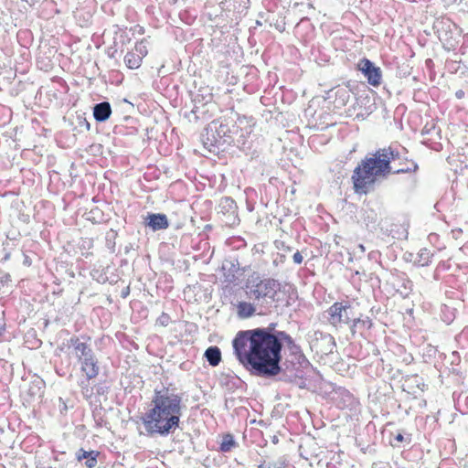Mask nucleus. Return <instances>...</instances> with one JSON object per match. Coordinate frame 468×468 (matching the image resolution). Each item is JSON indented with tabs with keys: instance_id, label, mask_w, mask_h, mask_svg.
<instances>
[{
	"instance_id": "f257e3e1",
	"label": "nucleus",
	"mask_w": 468,
	"mask_h": 468,
	"mask_svg": "<svg viewBox=\"0 0 468 468\" xmlns=\"http://www.w3.org/2000/svg\"><path fill=\"white\" fill-rule=\"evenodd\" d=\"M282 339L292 341L284 332L271 333L266 328L239 331L232 341L237 359L260 376H276L281 372Z\"/></svg>"
},
{
	"instance_id": "f03ea898",
	"label": "nucleus",
	"mask_w": 468,
	"mask_h": 468,
	"mask_svg": "<svg viewBox=\"0 0 468 468\" xmlns=\"http://www.w3.org/2000/svg\"><path fill=\"white\" fill-rule=\"evenodd\" d=\"M182 408V396L176 389L155 388L142 423L150 433L168 435L179 427Z\"/></svg>"
},
{
	"instance_id": "7ed1b4c3",
	"label": "nucleus",
	"mask_w": 468,
	"mask_h": 468,
	"mask_svg": "<svg viewBox=\"0 0 468 468\" xmlns=\"http://www.w3.org/2000/svg\"><path fill=\"white\" fill-rule=\"evenodd\" d=\"M394 159V152L388 147L378 149L371 156L361 160L351 176L354 192L357 195H367L379 178L386 177L390 173L400 174L410 171L409 168L392 171L390 163Z\"/></svg>"
},
{
	"instance_id": "20e7f679",
	"label": "nucleus",
	"mask_w": 468,
	"mask_h": 468,
	"mask_svg": "<svg viewBox=\"0 0 468 468\" xmlns=\"http://www.w3.org/2000/svg\"><path fill=\"white\" fill-rule=\"evenodd\" d=\"M245 289L259 307H267L277 300L281 284L273 278L263 277L254 271L246 279Z\"/></svg>"
},
{
	"instance_id": "39448f33",
	"label": "nucleus",
	"mask_w": 468,
	"mask_h": 468,
	"mask_svg": "<svg viewBox=\"0 0 468 468\" xmlns=\"http://www.w3.org/2000/svg\"><path fill=\"white\" fill-rule=\"evenodd\" d=\"M351 309L349 303L335 302L327 310L328 321L334 326L341 325L342 324H348L350 318L348 317L347 311Z\"/></svg>"
},
{
	"instance_id": "423d86ee",
	"label": "nucleus",
	"mask_w": 468,
	"mask_h": 468,
	"mask_svg": "<svg viewBox=\"0 0 468 468\" xmlns=\"http://www.w3.org/2000/svg\"><path fill=\"white\" fill-rule=\"evenodd\" d=\"M356 69L367 78V82L378 87L381 83L382 73L379 67H376L368 58H363L356 65Z\"/></svg>"
},
{
	"instance_id": "0eeeda50",
	"label": "nucleus",
	"mask_w": 468,
	"mask_h": 468,
	"mask_svg": "<svg viewBox=\"0 0 468 468\" xmlns=\"http://www.w3.org/2000/svg\"><path fill=\"white\" fill-rule=\"evenodd\" d=\"M147 53V47L144 40H141L124 56V63L131 69H138Z\"/></svg>"
},
{
	"instance_id": "6e6552de",
	"label": "nucleus",
	"mask_w": 468,
	"mask_h": 468,
	"mask_svg": "<svg viewBox=\"0 0 468 468\" xmlns=\"http://www.w3.org/2000/svg\"><path fill=\"white\" fill-rule=\"evenodd\" d=\"M90 340V337H87L86 342H82L79 336H72L69 340V346L73 348V354L78 361L82 360L83 358L90 357L95 355L88 343Z\"/></svg>"
},
{
	"instance_id": "1a4fd4ad",
	"label": "nucleus",
	"mask_w": 468,
	"mask_h": 468,
	"mask_svg": "<svg viewBox=\"0 0 468 468\" xmlns=\"http://www.w3.org/2000/svg\"><path fill=\"white\" fill-rule=\"evenodd\" d=\"M79 363L80 365V372L85 377L87 382L98 377L100 367L95 355L83 358Z\"/></svg>"
},
{
	"instance_id": "9d476101",
	"label": "nucleus",
	"mask_w": 468,
	"mask_h": 468,
	"mask_svg": "<svg viewBox=\"0 0 468 468\" xmlns=\"http://www.w3.org/2000/svg\"><path fill=\"white\" fill-rule=\"evenodd\" d=\"M258 306L255 302L239 301L235 304L236 314L240 319H248L256 314Z\"/></svg>"
},
{
	"instance_id": "9b49d317",
	"label": "nucleus",
	"mask_w": 468,
	"mask_h": 468,
	"mask_svg": "<svg viewBox=\"0 0 468 468\" xmlns=\"http://www.w3.org/2000/svg\"><path fill=\"white\" fill-rule=\"evenodd\" d=\"M148 219V226L153 230L165 229L169 227L167 217L165 214H149Z\"/></svg>"
},
{
	"instance_id": "f8f14e48",
	"label": "nucleus",
	"mask_w": 468,
	"mask_h": 468,
	"mask_svg": "<svg viewBox=\"0 0 468 468\" xmlns=\"http://www.w3.org/2000/svg\"><path fill=\"white\" fill-rule=\"evenodd\" d=\"M112 108L109 102H101L94 106L93 116L97 122H104L110 118Z\"/></svg>"
},
{
	"instance_id": "ddd939ff",
	"label": "nucleus",
	"mask_w": 468,
	"mask_h": 468,
	"mask_svg": "<svg viewBox=\"0 0 468 468\" xmlns=\"http://www.w3.org/2000/svg\"><path fill=\"white\" fill-rule=\"evenodd\" d=\"M350 90L346 87H336L335 89V106L336 108H341L346 106L350 100Z\"/></svg>"
},
{
	"instance_id": "4468645a",
	"label": "nucleus",
	"mask_w": 468,
	"mask_h": 468,
	"mask_svg": "<svg viewBox=\"0 0 468 468\" xmlns=\"http://www.w3.org/2000/svg\"><path fill=\"white\" fill-rule=\"evenodd\" d=\"M210 366L217 367L221 362V351L218 346H209L204 354Z\"/></svg>"
},
{
	"instance_id": "2eb2a0df",
	"label": "nucleus",
	"mask_w": 468,
	"mask_h": 468,
	"mask_svg": "<svg viewBox=\"0 0 468 468\" xmlns=\"http://www.w3.org/2000/svg\"><path fill=\"white\" fill-rule=\"evenodd\" d=\"M236 442L231 434H226L223 437L222 442L220 443V451L223 452H230L233 447H235Z\"/></svg>"
},
{
	"instance_id": "dca6fc26",
	"label": "nucleus",
	"mask_w": 468,
	"mask_h": 468,
	"mask_svg": "<svg viewBox=\"0 0 468 468\" xmlns=\"http://www.w3.org/2000/svg\"><path fill=\"white\" fill-rule=\"evenodd\" d=\"M432 254L431 250L424 248L420 251V262L422 266L428 265L431 261Z\"/></svg>"
},
{
	"instance_id": "f3484780",
	"label": "nucleus",
	"mask_w": 468,
	"mask_h": 468,
	"mask_svg": "<svg viewBox=\"0 0 468 468\" xmlns=\"http://www.w3.org/2000/svg\"><path fill=\"white\" fill-rule=\"evenodd\" d=\"M171 323V317L168 314L163 312L156 319L155 324L165 327Z\"/></svg>"
},
{
	"instance_id": "a211bd4d",
	"label": "nucleus",
	"mask_w": 468,
	"mask_h": 468,
	"mask_svg": "<svg viewBox=\"0 0 468 468\" xmlns=\"http://www.w3.org/2000/svg\"><path fill=\"white\" fill-rule=\"evenodd\" d=\"M359 325H361L363 327L370 328L372 325V323L368 318L365 319V320L359 319V318L354 319L353 325H352L353 334L356 332V328Z\"/></svg>"
},
{
	"instance_id": "6ab92c4d",
	"label": "nucleus",
	"mask_w": 468,
	"mask_h": 468,
	"mask_svg": "<svg viewBox=\"0 0 468 468\" xmlns=\"http://www.w3.org/2000/svg\"><path fill=\"white\" fill-rule=\"evenodd\" d=\"M101 452L99 451H90V452H87V451H84L83 449H80L77 453H76V459L78 462H81L82 460L84 459H87L90 454H93V455H96V454H100Z\"/></svg>"
},
{
	"instance_id": "aec40b11",
	"label": "nucleus",
	"mask_w": 468,
	"mask_h": 468,
	"mask_svg": "<svg viewBox=\"0 0 468 468\" xmlns=\"http://www.w3.org/2000/svg\"><path fill=\"white\" fill-rule=\"evenodd\" d=\"M99 455H100V454H96V455L90 454V455L86 459L85 466H86L87 468H94V467L97 465V459H98Z\"/></svg>"
},
{
	"instance_id": "412c9836",
	"label": "nucleus",
	"mask_w": 468,
	"mask_h": 468,
	"mask_svg": "<svg viewBox=\"0 0 468 468\" xmlns=\"http://www.w3.org/2000/svg\"><path fill=\"white\" fill-rule=\"evenodd\" d=\"M80 386L81 388L82 394L86 398H90L91 396V389H90L88 383H85L84 381H81L80 383Z\"/></svg>"
},
{
	"instance_id": "4be33fe9",
	"label": "nucleus",
	"mask_w": 468,
	"mask_h": 468,
	"mask_svg": "<svg viewBox=\"0 0 468 468\" xmlns=\"http://www.w3.org/2000/svg\"><path fill=\"white\" fill-rule=\"evenodd\" d=\"M293 261L297 264H301L303 261V257L301 252L296 251L292 256Z\"/></svg>"
},
{
	"instance_id": "5701e85b",
	"label": "nucleus",
	"mask_w": 468,
	"mask_h": 468,
	"mask_svg": "<svg viewBox=\"0 0 468 468\" xmlns=\"http://www.w3.org/2000/svg\"><path fill=\"white\" fill-rule=\"evenodd\" d=\"M130 286H126L122 291V293H121V296L122 298H126L128 297V295L130 294Z\"/></svg>"
},
{
	"instance_id": "b1692460",
	"label": "nucleus",
	"mask_w": 468,
	"mask_h": 468,
	"mask_svg": "<svg viewBox=\"0 0 468 468\" xmlns=\"http://www.w3.org/2000/svg\"><path fill=\"white\" fill-rule=\"evenodd\" d=\"M463 95H464V92H463V90H458V91L456 92V97H457L458 99H462V98L463 97Z\"/></svg>"
},
{
	"instance_id": "393cba45",
	"label": "nucleus",
	"mask_w": 468,
	"mask_h": 468,
	"mask_svg": "<svg viewBox=\"0 0 468 468\" xmlns=\"http://www.w3.org/2000/svg\"><path fill=\"white\" fill-rule=\"evenodd\" d=\"M397 439H398V441H401L403 440V437H402V435H400V434H399V435L397 437Z\"/></svg>"
},
{
	"instance_id": "a878e982",
	"label": "nucleus",
	"mask_w": 468,
	"mask_h": 468,
	"mask_svg": "<svg viewBox=\"0 0 468 468\" xmlns=\"http://www.w3.org/2000/svg\"><path fill=\"white\" fill-rule=\"evenodd\" d=\"M86 126L88 129L90 128V123L88 122H86Z\"/></svg>"
},
{
	"instance_id": "bb28decb",
	"label": "nucleus",
	"mask_w": 468,
	"mask_h": 468,
	"mask_svg": "<svg viewBox=\"0 0 468 468\" xmlns=\"http://www.w3.org/2000/svg\"><path fill=\"white\" fill-rule=\"evenodd\" d=\"M259 468H263V465H260Z\"/></svg>"
}]
</instances>
